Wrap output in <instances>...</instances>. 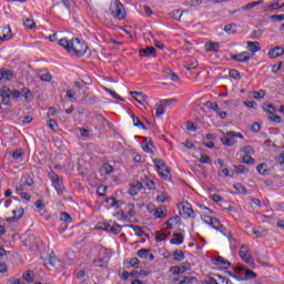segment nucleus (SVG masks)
<instances>
[{
    "label": "nucleus",
    "instance_id": "obj_1",
    "mask_svg": "<svg viewBox=\"0 0 284 284\" xmlns=\"http://www.w3.org/2000/svg\"><path fill=\"white\" fill-rule=\"evenodd\" d=\"M59 45L64 48L65 51L68 52H73L75 57H84L85 51L84 50H79L77 45H73V40L71 42L68 40V38H62L59 40Z\"/></svg>",
    "mask_w": 284,
    "mask_h": 284
},
{
    "label": "nucleus",
    "instance_id": "obj_2",
    "mask_svg": "<svg viewBox=\"0 0 284 284\" xmlns=\"http://www.w3.org/2000/svg\"><path fill=\"white\" fill-rule=\"evenodd\" d=\"M50 181L58 194H63L65 192V186H63V179L59 178L54 171L49 172Z\"/></svg>",
    "mask_w": 284,
    "mask_h": 284
},
{
    "label": "nucleus",
    "instance_id": "obj_3",
    "mask_svg": "<svg viewBox=\"0 0 284 284\" xmlns=\"http://www.w3.org/2000/svg\"><path fill=\"white\" fill-rule=\"evenodd\" d=\"M111 16L114 17V19H119V21H123L125 19L126 13H125V7L118 1L114 2V4L110 8Z\"/></svg>",
    "mask_w": 284,
    "mask_h": 284
},
{
    "label": "nucleus",
    "instance_id": "obj_4",
    "mask_svg": "<svg viewBox=\"0 0 284 284\" xmlns=\"http://www.w3.org/2000/svg\"><path fill=\"white\" fill-rule=\"evenodd\" d=\"M42 243L41 237L34 235H31L24 240V245L30 247L31 252H39V247H41Z\"/></svg>",
    "mask_w": 284,
    "mask_h": 284
},
{
    "label": "nucleus",
    "instance_id": "obj_5",
    "mask_svg": "<svg viewBox=\"0 0 284 284\" xmlns=\"http://www.w3.org/2000/svg\"><path fill=\"white\" fill-rule=\"evenodd\" d=\"M204 223H206V225H211L213 230H217V232H222V234L226 236L225 231H223V224H221V221L217 217L205 215Z\"/></svg>",
    "mask_w": 284,
    "mask_h": 284
},
{
    "label": "nucleus",
    "instance_id": "obj_6",
    "mask_svg": "<svg viewBox=\"0 0 284 284\" xmlns=\"http://www.w3.org/2000/svg\"><path fill=\"white\" fill-rule=\"evenodd\" d=\"M240 256L242 257V261L244 263H247L250 267H254V262H252V251L250 250V246L242 245L240 247Z\"/></svg>",
    "mask_w": 284,
    "mask_h": 284
},
{
    "label": "nucleus",
    "instance_id": "obj_7",
    "mask_svg": "<svg viewBox=\"0 0 284 284\" xmlns=\"http://www.w3.org/2000/svg\"><path fill=\"white\" fill-rule=\"evenodd\" d=\"M0 97L2 99V105H10L11 101V97H12V90H10V88H8V85H3L0 89Z\"/></svg>",
    "mask_w": 284,
    "mask_h": 284
},
{
    "label": "nucleus",
    "instance_id": "obj_8",
    "mask_svg": "<svg viewBox=\"0 0 284 284\" xmlns=\"http://www.w3.org/2000/svg\"><path fill=\"white\" fill-rule=\"evenodd\" d=\"M181 216H185L186 219H191L192 214H194V210L192 209V204L189 202H182L180 209Z\"/></svg>",
    "mask_w": 284,
    "mask_h": 284
},
{
    "label": "nucleus",
    "instance_id": "obj_9",
    "mask_svg": "<svg viewBox=\"0 0 284 284\" xmlns=\"http://www.w3.org/2000/svg\"><path fill=\"white\" fill-rule=\"evenodd\" d=\"M192 267V264L189 262L184 263L182 266H171L170 272L171 274H174V276H179L180 274H185L187 270Z\"/></svg>",
    "mask_w": 284,
    "mask_h": 284
},
{
    "label": "nucleus",
    "instance_id": "obj_10",
    "mask_svg": "<svg viewBox=\"0 0 284 284\" xmlns=\"http://www.w3.org/2000/svg\"><path fill=\"white\" fill-rule=\"evenodd\" d=\"M105 125H108L110 128V125H112V123H110L108 121V119H105L103 115L97 114L95 115V130H103V128H105Z\"/></svg>",
    "mask_w": 284,
    "mask_h": 284
},
{
    "label": "nucleus",
    "instance_id": "obj_11",
    "mask_svg": "<svg viewBox=\"0 0 284 284\" xmlns=\"http://www.w3.org/2000/svg\"><path fill=\"white\" fill-rule=\"evenodd\" d=\"M14 79V71L10 69H0V81H12Z\"/></svg>",
    "mask_w": 284,
    "mask_h": 284
},
{
    "label": "nucleus",
    "instance_id": "obj_12",
    "mask_svg": "<svg viewBox=\"0 0 284 284\" xmlns=\"http://www.w3.org/2000/svg\"><path fill=\"white\" fill-rule=\"evenodd\" d=\"M12 39V29L10 26L0 28V41H10Z\"/></svg>",
    "mask_w": 284,
    "mask_h": 284
},
{
    "label": "nucleus",
    "instance_id": "obj_13",
    "mask_svg": "<svg viewBox=\"0 0 284 284\" xmlns=\"http://www.w3.org/2000/svg\"><path fill=\"white\" fill-rule=\"evenodd\" d=\"M214 265H217L220 267H223L224 270H230L232 267V263L227 260H225L223 256H217L213 258Z\"/></svg>",
    "mask_w": 284,
    "mask_h": 284
},
{
    "label": "nucleus",
    "instance_id": "obj_14",
    "mask_svg": "<svg viewBox=\"0 0 284 284\" xmlns=\"http://www.w3.org/2000/svg\"><path fill=\"white\" fill-rule=\"evenodd\" d=\"M283 54H284V48L281 45H277L268 50L270 59H278V57H283Z\"/></svg>",
    "mask_w": 284,
    "mask_h": 284
},
{
    "label": "nucleus",
    "instance_id": "obj_15",
    "mask_svg": "<svg viewBox=\"0 0 284 284\" xmlns=\"http://www.w3.org/2000/svg\"><path fill=\"white\" fill-rule=\"evenodd\" d=\"M231 134H232V131L224 133V138L221 139L223 145L232 148L236 143L235 138L232 136Z\"/></svg>",
    "mask_w": 284,
    "mask_h": 284
},
{
    "label": "nucleus",
    "instance_id": "obj_16",
    "mask_svg": "<svg viewBox=\"0 0 284 284\" xmlns=\"http://www.w3.org/2000/svg\"><path fill=\"white\" fill-rule=\"evenodd\" d=\"M131 97L141 105H145V103H148V97L142 92L131 91Z\"/></svg>",
    "mask_w": 284,
    "mask_h": 284
},
{
    "label": "nucleus",
    "instance_id": "obj_17",
    "mask_svg": "<svg viewBox=\"0 0 284 284\" xmlns=\"http://www.w3.org/2000/svg\"><path fill=\"white\" fill-rule=\"evenodd\" d=\"M231 58L233 59V61H237L239 63H245L250 60V55L247 54V52L233 54L231 55Z\"/></svg>",
    "mask_w": 284,
    "mask_h": 284
},
{
    "label": "nucleus",
    "instance_id": "obj_18",
    "mask_svg": "<svg viewBox=\"0 0 284 284\" xmlns=\"http://www.w3.org/2000/svg\"><path fill=\"white\" fill-rule=\"evenodd\" d=\"M23 209H20L18 211H12L13 216L12 217H7L6 221L7 223H17L21 216H23Z\"/></svg>",
    "mask_w": 284,
    "mask_h": 284
},
{
    "label": "nucleus",
    "instance_id": "obj_19",
    "mask_svg": "<svg viewBox=\"0 0 284 284\" xmlns=\"http://www.w3.org/2000/svg\"><path fill=\"white\" fill-rule=\"evenodd\" d=\"M153 163L159 171L163 170V172L170 174V170L166 168V164L162 159H154Z\"/></svg>",
    "mask_w": 284,
    "mask_h": 284
},
{
    "label": "nucleus",
    "instance_id": "obj_20",
    "mask_svg": "<svg viewBox=\"0 0 284 284\" xmlns=\"http://www.w3.org/2000/svg\"><path fill=\"white\" fill-rule=\"evenodd\" d=\"M183 234L181 233H173V239L170 240L171 245H183Z\"/></svg>",
    "mask_w": 284,
    "mask_h": 284
},
{
    "label": "nucleus",
    "instance_id": "obj_21",
    "mask_svg": "<svg viewBox=\"0 0 284 284\" xmlns=\"http://www.w3.org/2000/svg\"><path fill=\"white\" fill-rule=\"evenodd\" d=\"M219 48H221V44L219 42H206L205 43L206 52H219Z\"/></svg>",
    "mask_w": 284,
    "mask_h": 284
},
{
    "label": "nucleus",
    "instance_id": "obj_22",
    "mask_svg": "<svg viewBox=\"0 0 284 284\" xmlns=\"http://www.w3.org/2000/svg\"><path fill=\"white\" fill-rule=\"evenodd\" d=\"M156 52L154 47H146L144 49H140V57H152Z\"/></svg>",
    "mask_w": 284,
    "mask_h": 284
},
{
    "label": "nucleus",
    "instance_id": "obj_23",
    "mask_svg": "<svg viewBox=\"0 0 284 284\" xmlns=\"http://www.w3.org/2000/svg\"><path fill=\"white\" fill-rule=\"evenodd\" d=\"M247 48H248L250 52H253V54H254L256 52H260L261 43L258 41H255V42L248 41Z\"/></svg>",
    "mask_w": 284,
    "mask_h": 284
},
{
    "label": "nucleus",
    "instance_id": "obj_24",
    "mask_svg": "<svg viewBox=\"0 0 284 284\" xmlns=\"http://www.w3.org/2000/svg\"><path fill=\"white\" fill-rule=\"evenodd\" d=\"M165 212H168L166 206L158 207L154 213L155 219H165V216H168V214Z\"/></svg>",
    "mask_w": 284,
    "mask_h": 284
},
{
    "label": "nucleus",
    "instance_id": "obj_25",
    "mask_svg": "<svg viewBox=\"0 0 284 284\" xmlns=\"http://www.w3.org/2000/svg\"><path fill=\"white\" fill-rule=\"evenodd\" d=\"M126 227H130L132 231H134L135 236H144L145 231H143V227L134 224H128Z\"/></svg>",
    "mask_w": 284,
    "mask_h": 284
},
{
    "label": "nucleus",
    "instance_id": "obj_26",
    "mask_svg": "<svg viewBox=\"0 0 284 284\" xmlns=\"http://www.w3.org/2000/svg\"><path fill=\"white\" fill-rule=\"evenodd\" d=\"M262 110H264V112H267L270 116H274V114H276V106H274V104L264 103L262 105Z\"/></svg>",
    "mask_w": 284,
    "mask_h": 284
},
{
    "label": "nucleus",
    "instance_id": "obj_27",
    "mask_svg": "<svg viewBox=\"0 0 284 284\" xmlns=\"http://www.w3.org/2000/svg\"><path fill=\"white\" fill-rule=\"evenodd\" d=\"M111 226L109 229L110 234H121V230H123V226H121L116 222H111Z\"/></svg>",
    "mask_w": 284,
    "mask_h": 284
},
{
    "label": "nucleus",
    "instance_id": "obj_28",
    "mask_svg": "<svg viewBox=\"0 0 284 284\" xmlns=\"http://www.w3.org/2000/svg\"><path fill=\"white\" fill-rule=\"evenodd\" d=\"M144 143L145 145L142 146V150L144 152H146L148 154H152V149L151 148H154V144L152 143V140L148 139V138H144Z\"/></svg>",
    "mask_w": 284,
    "mask_h": 284
},
{
    "label": "nucleus",
    "instance_id": "obj_29",
    "mask_svg": "<svg viewBox=\"0 0 284 284\" xmlns=\"http://www.w3.org/2000/svg\"><path fill=\"white\" fill-rule=\"evenodd\" d=\"M73 45H77L78 50H84V54L85 52H88V44H85L84 42H81V39L79 38L73 39Z\"/></svg>",
    "mask_w": 284,
    "mask_h": 284
},
{
    "label": "nucleus",
    "instance_id": "obj_30",
    "mask_svg": "<svg viewBox=\"0 0 284 284\" xmlns=\"http://www.w3.org/2000/svg\"><path fill=\"white\" fill-rule=\"evenodd\" d=\"M172 256H173V258H174L176 262L185 261V252H183V251H181V250H175V251L172 253Z\"/></svg>",
    "mask_w": 284,
    "mask_h": 284
},
{
    "label": "nucleus",
    "instance_id": "obj_31",
    "mask_svg": "<svg viewBox=\"0 0 284 284\" xmlns=\"http://www.w3.org/2000/svg\"><path fill=\"white\" fill-rule=\"evenodd\" d=\"M257 6H263V0H257L250 2L242 7V10H252V8H256Z\"/></svg>",
    "mask_w": 284,
    "mask_h": 284
},
{
    "label": "nucleus",
    "instance_id": "obj_32",
    "mask_svg": "<svg viewBox=\"0 0 284 284\" xmlns=\"http://www.w3.org/2000/svg\"><path fill=\"white\" fill-rule=\"evenodd\" d=\"M150 272H146L145 270H141L140 272L139 271H132L130 273V276L132 278H139V276H149Z\"/></svg>",
    "mask_w": 284,
    "mask_h": 284
},
{
    "label": "nucleus",
    "instance_id": "obj_33",
    "mask_svg": "<svg viewBox=\"0 0 284 284\" xmlns=\"http://www.w3.org/2000/svg\"><path fill=\"white\" fill-rule=\"evenodd\" d=\"M204 106L209 110H213L214 112H219V110H221V108H219V103L212 101L205 102Z\"/></svg>",
    "mask_w": 284,
    "mask_h": 284
},
{
    "label": "nucleus",
    "instance_id": "obj_34",
    "mask_svg": "<svg viewBox=\"0 0 284 284\" xmlns=\"http://www.w3.org/2000/svg\"><path fill=\"white\" fill-rule=\"evenodd\" d=\"M155 106H156L155 116H163V114H165V106H164V104L161 103V101H160V103H156Z\"/></svg>",
    "mask_w": 284,
    "mask_h": 284
},
{
    "label": "nucleus",
    "instance_id": "obj_35",
    "mask_svg": "<svg viewBox=\"0 0 284 284\" xmlns=\"http://www.w3.org/2000/svg\"><path fill=\"white\" fill-rule=\"evenodd\" d=\"M233 187L239 192V194H247V189L241 183L233 184Z\"/></svg>",
    "mask_w": 284,
    "mask_h": 284
},
{
    "label": "nucleus",
    "instance_id": "obj_36",
    "mask_svg": "<svg viewBox=\"0 0 284 284\" xmlns=\"http://www.w3.org/2000/svg\"><path fill=\"white\" fill-rule=\"evenodd\" d=\"M235 174H247L250 169L245 168V165H234Z\"/></svg>",
    "mask_w": 284,
    "mask_h": 284
},
{
    "label": "nucleus",
    "instance_id": "obj_37",
    "mask_svg": "<svg viewBox=\"0 0 284 284\" xmlns=\"http://www.w3.org/2000/svg\"><path fill=\"white\" fill-rule=\"evenodd\" d=\"M112 223H113L112 221L104 222V223H99L98 224V230H103L104 232H109Z\"/></svg>",
    "mask_w": 284,
    "mask_h": 284
},
{
    "label": "nucleus",
    "instance_id": "obj_38",
    "mask_svg": "<svg viewBox=\"0 0 284 284\" xmlns=\"http://www.w3.org/2000/svg\"><path fill=\"white\" fill-rule=\"evenodd\" d=\"M250 278H256V273L250 268L244 272V281H250Z\"/></svg>",
    "mask_w": 284,
    "mask_h": 284
},
{
    "label": "nucleus",
    "instance_id": "obj_39",
    "mask_svg": "<svg viewBox=\"0 0 284 284\" xmlns=\"http://www.w3.org/2000/svg\"><path fill=\"white\" fill-rule=\"evenodd\" d=\"M229 74H230L231 79H235V81H240V79H241V72H239V70H236V69H231L229 71Z\"/></svg>",
    "mask_w": 284,
    "mask_h": 284
},
{
    "label": "nucleus",
    "instance_id": "obj_40",
    "mask_svg": "<svg viewBox=\"0 0 284 284\" xmlns=\"http://www.w3.org/2000/svg\"><path fill=\"white\" fill-rule=\"evenodd\" d=\"M267 10L272 12V10H281V0H276L273 3L267 6Z\"/></svg>",
    "mask_w": 284,
    "mask_h": 284
},
{
    "label": "nucleus",
    "instance_id": "obj_41",
    "mask_svg": "<svg viewBox=\"0 0 284 284\" xmlns=\"http://www.w3.org/2000/svg\"><path fill=\"white\" fill-rule=\"evenodd\" d=\"M60 221H63L64 223H72V216H70L68 212H61Z\"/></svg>",
    "mask_w": 284,
    "mask_h": 284
},
{
    "label": "nucleus",
    "instance_id": "obj_42",
    "mask_svg": "<svg viewBox=\"0 0 284 284\" xmlns=\"http://www.w3.org/2000/svg\"><path fill=\"white\" fill-rule=\"evenodd\" d=\"M23 278L27 281V283H33L34 282V275L32 274V271H27L23 273Z\"/></svg>",
    "mask_w": 284,
    "mask_h": 284
},
{
    "label": "nucleus",
    "instance_id": "obj_43",
    "mask_svg": "<svg viewBox=\"0 0 284 284\" xmlns=\"http://www.w3.org/2000/svg\"><path fill=\"white\" fill-rule=\"evenodd\" d=\"M150 252H151L150 248H141V250L138 251V256L140 258H148Z\"/></svg>",
    "mask_w": 284,
    "mask_h": 284
},
{
    "label": "nucleus",
    "instance_id": "obj_44",
    "mask_svg": "<svg viewBox=\"0 0 284 284\" xmlns=\"http://www.w3.org/2000/svg\"><path fill=\"white\" fill-rule=\"evenodd\" d=\"M224 31L227 32V34H236V26H234V24H226L224 27Z\"/></svg>",
    "mask_w": 284,
    "mask_h": 284
},
{
    "label": "nucleus",
    "instance_id": "obj_45",
    "mask_svg": "<svg viewBox=\"0 0 284 284\" xmlns=\"http://www.w3.org/2000/svg\"><path fill=\"white\" fill-rule=\"evenodd\" d=\"M93 264L95 265V267H108V262H105V260L103 258L94 260Z\"/></svg>",
    "mask_w": 284,
    "mask_h": 284
},
{
    "label": "nucleus",
    "instance_id": "obj_46",
    "mask_svg": "<svg viewBox=\"0 0 284 284\" xmlns=\"http://www.w3.org/2000/svg\"><path fill=\"white\" fill-rule=\"evenodd\" d=\"M23 24L26 26V28H28L29 30H32L34 28V20L27 18L23 19Z\"/></svg>",
    "mask_w": 284,
    "mask_h": 284
},
{
    "label": "nucleus",
    "instance_id": "obj_47",
    "mask_svg": "<svg viewBox=\"0 0 284 284\" xmlns=\"http://www.w3.org/2000/svg\"><path fill=\"white\" fill-rule=\"evenodd\" d=\"M254 158L250 156V155H244L242 158V163H245L246 165H254Z\"/></svg>",
    "mask_w": 284,
    "mask_h": 284
},
{
    "label": "nucleus",
    "instance_id": "obj_48",
    "mask_svg": "<svg viewBox=\"0 0 284 284\" xmlns=\"http://www.w3.org/2000/svg\"><path fill=\"white\" fill-rule=\"evenodd\" d=\"M166 236L168 235L165 233L156 231L155 232V241H156V243H161L162 241H165Z\"/></svg>",
    "mask_w": 284,
    "mask_h": 284
},
{
    "label": "nucleus",
    "instance_id": "obj_49",
    "mask_svg": "<svg viewBox=\"0 0 284 284\" xmlns=\"http://www.w3.org/2000/svg\"><path fill=\"white\" fill-rule=\"evenodd\" d=\"M12 159H14L16 161L21 159V156H23V150L21 149H17L16 151L12 152L11 154Z\"/></svg>",
    "mask_w": 284,
    "mask_h": 284
},
{
    "label": "nucleus",
    "instance_id": "obj_50",
    "mask_svg": "<svg viewBox=\"0 0 284 284\" xmlns=\"http://www.w3.org/2000/svg\"><path fill=\"white\" fill-rule=\"evenodd\" d=\"M266 165V163H261L256 166L258 174H262V176H266L267 174V170H263V168H265Z\"/></svg>",
    "mask_w": 284,
    "mask_h": 284
},
{
    "label": "nucleus",
    "instance_id": "obj_51",
    "mask_svg": "<svg viewBox=\"0 0 284 284\" xmlns=\"http://www.w3.org/2000/svg\"><path fill=\"white\" fill-rule=\"evenodd\" d=\"M156 201H158V203H165V202L170 201V196H168V194L162 193L156 196Z\"/></svg>",
    "mask_w": 284,
    "mask_h": 284
},
{
    "label": "nucleus",
    "instance_id": "obj_52",
    "mask_svg": "<svg viewBox=\"0 0 284 284\" xmlns=\"http://www.w3.org/2000/svg\"><path fill=\"white\" fill-rule=\"evenodd\" d=\"M175 98L166 99V100H161L160 102L163 104L164 108H169L172 103H176Z\"/></svg>",
    "mask_w": 284,
    "mask_h": 284
},
{
    "label": "nucleus",
    "instance_id": "obj_53",
    "mask_svg": "<svg viewBox=\"0 0 284 284\" xmlns=\"http://www.w3.org/2000/svg\"><path fill=\"white\" fill-rule=\"evenodd\" d=\"M282 65H283V61H280V62L275 63V64L272 67V72H273V74H278V72H281Z\"/></svg>",
    "mask_w": 284,
    "mask_h": 284
},
{
    "label": "nucleus",
    "instance_id": "obj_54",
    "mask_svg": "<svg viewBox=\"0 0 284 284\" xmlns=\"http://www.w3.org/2000/svg\"><path fill=\"white\" fill-rule=\"evenodd\" d=\"M128 216L133 219V216H136V211L134 210V204H129L128 205Z\"/></svg>",
    "mask_w": 284,
    "mask_h": 284
},
{
    "label": "nucleus",
    "instance_id": "obj_55",
    "mask_svg": "<svg viewBox=\"0 0 284 284\" xmlns=\"http://www.w3.org/2000/svg\"><path fill=\"white\" fill-rule=\"evenodd\" d=\"M105 92H109V94H111L113 99H118V101H124V99L121 95H119L116 92H114L111 89H105Z\"/></svg>",
    "mask_w": 284,
    "mask_h": 284
},
{
    "label": "nucleus",
    "instance_id": "obj_56",
    "mask_svg": "<svg viewBox=\"0 0 284 284\" xmlns=\"http://www.w3.org/2000/svg\"><path fill=\"white\" fill-rule=\"evenodd\" d=\"M197 67H199V61L196 60L191 63L184 64L185 70H194V68H197Z\"/></svg>",
    "mask_w": 284,
    "mask_h": 284
},
{
    "label": "nucleus",
    "instance_id": "obj_57",
    "mask_svg": "<svg viewBox=\"0 0 284 284\" xmlns=\"http://www.w3.org/2000/svg\"><path fill=\"white\" fill-rule=\"evenodd\" d=\"M169 223H171V227H173V225H179V223H181V217L179 215L173 216L169 219Z\"/></svg>",
    "mask_w": 284,
    "mask_h": 284
},
{
    "label": "nucleus",
    "instance_id": "obj_58",
    "mask_svg": "<svg viewBox=\"0 0 284 284\" xmlns=\"http://www.w3.org/2000/svg\"><path fill=\"white\" fill-rule=\"evenodd\" d=\"M22 95L26 99V101H28V99H30V97H32V91H30L29 88H23L22 89Z\"/></svg>",
    "mask_w": 284,
    "mask_h": 284
},
{
    "label": "nucleus",
    "instance_id": "obj_59",
    "mask_svg": "<svg viewBox=\"0 0 284 284\" xmlns=\"http://www.w3.org/2000/svg\"><path fill=\"white\" fill-rule=\"evenodd\" d=\"M105 192H108V186L105 185H100L98 187V196H105Z\"/></svg>",
    "mask_w": 284,
    "mask_h": 284
},
{
    "label": "nucleus",
    "instance_id": "obj_60",
    "mask_svg": "<svg viewBox=\"0 0 284 284\" xmlns=\"http://www.w3.org/2000/svg\"><path fill=\"white\" fill-rule=\"evenodd\" d=\"M200 163H212V159H210V155L202 153L200 156Z\"/></svg>",
    "mask_w": 284,
    "mask_h": 284
},
{
    "label": "nucleus",
    "instance_id": "obj_61",
    "mask_svg": "<svg viewBox=\"0 0 284 284\" xmlns=\"http://www.w3.org/2000/svg\"><path fill=\"white\" fill-rule=\"evenodd\" d=\"M193 281H196V277H183L182 281L179 282V284H191Z\"/></svg>",
    "mask_w": 284,
    "mask_h": 284
},
{
    "label": "nucleus",
    "instance_id": "obj_62",
    "mask_svg": "<svg viewBox=\"0 0 284 284\" xmlns=\"http://www.w3.org/2000/svg\"><path fill=\"white\" fill-rule=\"evenodd\" d=\"M271 21H284V13L283 14H273L270 17Z\"/></svg>",
    "mask_w": 284,
    "mask_h": 284
},
{
    "label": "nucleus",
    "instance_id": "obj_63",
    "mask_svg": "<svg viewBox=\"0 0 284 284\" xmlns=\"http://www.w3.org/2000/svg\"><path fill=\"white\" fill-rule=\"evenodd\" d=\"M265 97V90L254 92V99H263Z\"/></svg>",
    "mask_w": 284,
    "mask_h": 284
},
{
    "label": "nucleus",
    "instance_id": "obj_64",
    "mask_svg": "<svg viewBox=\"0 0 284 284\" xmlns=\"http://www.w3.org/2000/svg\"><path fill=\"white\" fill-rule=\"evenodd\" d=\"M129 263H130L131 267L139 268L140 261L136 257H132Z\"/></svg>",
    "mask_w": 284,
    "mask_h": 284
}]
</instances>
